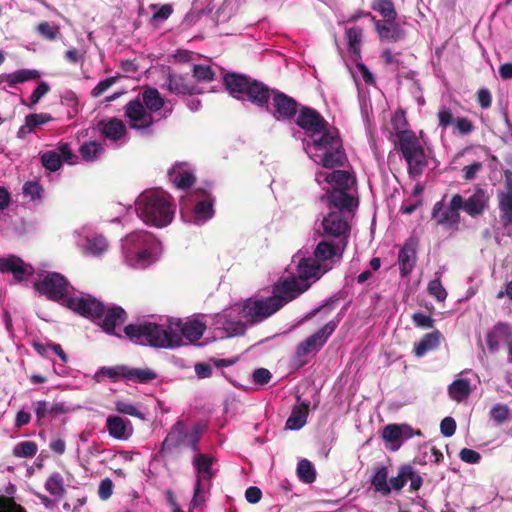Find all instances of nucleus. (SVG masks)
<instances>
[{
	"label": "nucleus",
	"instance_id": "41",
	"mask_svg": "<svg viewBox=\"0 0 512 512\" xmlns=\"http://www.w3.org/2000/svg\"><path fill=\"white\" fill-rule=\"evenodd\" d=\"M346 162L347 156L343 147L339 149L324 151V154L320 160L321 165L327 169L343 167L345 166Z\"/></svg>",
	"mask_w": 512,
	"mask_h": 512
},
{
	"label": "nucleus",
	"instance_id": "27",
	"mask_svg": "<svg viewBox=\"0 0 512 512\" xmlns=\"http://www.w3.org/2000/svg\"><path fill=\"white\" fill-rule=\"evenodd\" d=\"M106 428L109 435L117 440H127L133 434L131 421L116 415H109L107 417Z\"/></svg>",
	"mask_w": 512,
	"mask_h": 512
},
{
	"label": "nucleus",
	"instance_id": "60",
	"mask_svg": "<svg viewBox=\"0 0 512 512\" xmlns=\"http://www.w3.org/2000/svg\"><path fill=\"white\" fill-rule=\"evenodd\" d=\"M0 512H27V510L16 503L14 497L0 494Z\"/></svg>",
	"mask_w": 512,
	"mask_h": 512
},
{
	"label": "nucleus",
	"instance_id": "31",
	"mask_svg": "<svg viewBox=\"0 0 512 512\" xmlns=\"http://www.w3.org/2000/svg\"><path fill=\"white\" fill-rule=\"evenodd\" d=\"M273 90L274 89L269 88L263 82L257 80L256 83L252 84V89L248 93L245 101H249L257 107L268 109Z\"/></svg>",
	"mask_w": 512,
	"mask_h": 512
},
{
	"label": "nucleus",
	"instance_id": "36",
	"mask_svg": "<svg viewBox=\"0 0 512 512\" xmlns=\"http://www.w3.org/2000/svg\"><path fill=\"white\" fill-rule=\"evenodd\" d=\"M309 413V403L302 402L293 407L290 416L288 417L285 428L289 430H299L307 422Z\"/></svg>",
	"mask_w": 512,
	"mask_h": 512
},
{
	"label": "nucleus",
	"instance_id": "48",
	"mask_svg": "<svg viewBox=\"0 0 512 512\" xmlns=\"http://www.w3.org/2000/svg\"><path fill=\"white\" fill-rule=\"evenodd\" d=\"M363 30L360 27H351L346 30L348 48L355 56L360 57Z\"/></svg>",
	"mask_w": 512,
	"mask_h": 512
},
{
	"label": "nucleus",
	"instance_id": "8",
	"mask_svg": "<svg viewBox=\"0 0 512 512\" xmlns=\"http://www.w3.org/2000/svg\"><path fill=\"white\" fill-rule=\"evenodd\" d=\"M34 289L40 294L46 296L48 300L61 302L63 305L68 298V289L70 287L67 278L57 272H48L43 278L33 285Z\"/></svg>",
	"mask_w": 512,
	"mask_h": 512
},
{
	"label": "nucleus",
	"instance_id": "16",
	"mask_svg": "<svg viewBox=\"0 0 512 512\" xmlns=\"http://www.w3.org/2000/svg\"><path fill=\"white\" fill-rule=\"evenodd\" d=\"M500 223L504 229L512 226V172L505 171L504 188L497 191Z\"/></svg>",
	"mask_w": 512,
	"mask_h": 512
},
{
	"label": "nucleus",
	"instance_id": "35",
	"mask_svg": "<svg viewBox=\"0 0 512 512\" xmlns=\"http://www.w3.org/2000/svg\"><path fill=\"white\" fill-rule=\"evenodd\" d=\"M98 128L106 138L113 141L121 139L126 133V127L123 121L117 118L100 121Z\"/></svg>",
	"mask_w": 512,
	"mask_h": 512
},
{
	"label": "nucleus",
	"instance_id": "52",
	"mask_svg": "<svg viewBox=\"0 0 512 512\" xmlns=\"http://www.w3.org/2000/svg\"><path fill=\"white\" fill-rule=\"evenodd\" d=\"M41 163L47 170L55 172L62 166L60 154L56 150H49L41 155Z\"/></svg>",
	"mask_w": 512,
	"mask_h": 512
},
{
	"label": "nucleus",
	"instance_id": "61",
	"mask_svg": "<svg viewBox=\"0 0 512 512\" xmlns=\"http://www.w3.org/2000/svg\"><path fill=\"white\" fill-rule=\"evenodd\" d=\"M427 290L429 295L434 297L437 301H444L447 297V291L443 287L440 278L430 281Z\"/></svg>",
	"mask_w": 512,
	"mask_h": 512
},
{
	"label": "nucleus",
	"instance_id": "34",
	"mask_svg": "<svg viewBox=\"0 0 512 512\" xmlns=\"http://www.w3.org/2000/svg\"><path fill=\"white\" fill-rule=\"evenodd\" d=\"M138 97H140L142 105H144L151 114L160 111L165 105V100L160 92L150 86L144 87Z\"/></svg>",
	"mask_w": 512,
	"mask_h": 512
},
{
	"label": "nucleus",
	"instance_id": "62",
	"mask_svg": "<svg viewBox=\"0 0 512 512\" xmlns=\"http://www.w3.org/2000/svg\"><path fill=\"white\" fill-rule=\"evenodd\" d=\"M116 411L122 414L137 417L141 420H145V415L136 406L125 401H118L115 404Z\"/></svg>",
	"mask_w": 512,
	"mask_h": 512
},
{
	"label": "nucleus",
	"instance_id": "49",
	"mask_svg": "<svg viewBox=\"0 0 512 512\" xmlns=\"http://www.w3.org/2000/svg\"><path fill=\"white\" fill-rule=\"evenodd\" d=\"M44 487L52 496L57 498L63 497L66 493L63 477L57 472L48 477Z\"/></svg>",
	"mask_w": 512,
	"mask_h": 512
},
{
	"label": "nucleus",
	"instance_id": "44",
	"mask_svg": "<svg viewBox=\"0 0 512 512\" xmlns=\"http://www.w3.org/2000/svg\"><path fill=\"white\" fill-rule=\"evenodd\" d=\"M125 378L135 383L146 384L157 378V374L149 368H129L126 366Z\"/></svg>",
	"mask_w": 512,
	"mask_h": 512
},
{
	"label": "nucleus",
	"instance_id": "24",
	"mask_svg": "<svg viewBox=\"0 0 512 512\" xmlns=\"http://www.w3.org/2000/svg\"><path fill=\"white\" fill-rule=\"evenodd\" d=\"M128 318L127 312L117 305L106 308L104 315L101 319L100 327L107 334L116 335L120 337V334L116 333V327L126 322Z\"/></svg>",
	"mask_w": 512,
	"mask_h": 512
},
{
	"label": "nucleus",
	"instance_id": "51",
	"mask_svg": "<svg viewBox=\"0 0 512 512\" xmlns=\"http://www.w3.org/2000/svg\"><path fill=\"white\" fill-rule=\"evenodd\" d=\"M383 440L390 442L393 445L392 450H397L401 446V430L399 424H388L382 431Z\"/></svg>",
	"mask_w": 512,
	"mask_h": 512
},
{
	"label": "nucleus",
	"instance_id": "6",
	"mask_svg": "<svg viewBox=\"0 0 512 512\" xmlns=\"http://www.w3.org/2000/svg\"><path fill=\"white\" fill-rule=\"evenodd\" d=\"M215 461L214 457L200 453V450L195 452L192 463L197 475L193 499L191 501V505L193 507H198L205 502V498L202 496V493L208 492L210 489L211 480L215 475V472L212 469V465Z\"/></svg>",
	"mask_w": 512,
	"mask_h": 512
},
{
	"label": "nucleus",
	"instance_id": "28",
	"mask_svg": "<svg viewBox=\"0 0 512 512\" xmlns=\"http://www.w3.org/2000/svg\"><path fill=\"white\" fill-rule=\"evenodd\" d=\"M416 246L414 240H407L398 254L399 270L402 277H407L416 264Z\"/></svg>",
	"mask_w": 512,
	"mask_h": 512
},
{
	"label": "nucleus",
	"instance_id": "56",
	"mask_svg": "<svg viewBox=\"0 0 512 512\" xmlns=\"http://www.w3.org/2000/svg\"><path fill=\"white\" fill-rule=\"evenodd\" d=\"M25 120L26 127H28V132H32L36 127L51 122L53 117L49 113H33L27 115Z\"/></svg>",
	"mask_w": 512,
	"mask_h": 512
},
{
	"label": "nucleus",
	"instance_id": "50",
	"mask_svg": "<svg viewBox=\"0 0 512 512\" xmlns=\"http://www.w3.org/2000/svg\"><path fill=\"white\" fill-rule=\"evenodd\" d=\"M297 475L299 479L306 484H311L316 480L315 468L307 459H302L298 462Z\"/></svg>",
	"mask_w": 512,
	"mask_h": 512
},
{
	"label": "nucleus",
	"instance_id": "45",
	"mask_svg": "<svg viewBox=\"0 0 512 512\" xmlns=\"http://www.w3.org/2000/svg\"><path fill=\"white\" fill-rule=\"evenodd\" d=\"M371 8L382 16V20H396L398 13L392 0H371Z\"/></svg>",
	"mask_w": 512,
	"mask_h": 512
},
{
	"label": "nucleus",
	"instance_id": "17",
	"mask_svg": "<svg viewBox=\"0 0 512 512\" xmlns=\"http://www.w3.org/2000/svg\"><path fill=\"white\" fill-rule=\"evenodd\" d=\"M256 79H253L247 75L229 72L223 76V84L225 89L237 100L245 101L248 93L252 89V84L256 83Z\"/></svg>",
	"mask_w": 512,
	"mask_h": 512
},
{
	"label": "nucleus",
	"instance_id": "1",
	"mask_svg": "<svg viewBox=\"0 0 512 512\" xmlns=\"http://www.w3.org/2000/svg\"><path fill=\"white\" fill-rule=\"evenodd\" d=\"M403 115L396 114L392 118V125L396 130L397 141L395 149L401 152L407 163L408 173L413 178L420 177L428 165L425 148L414 131L402 129L406 125Z\"/></svg>",
	"mask_w": 512,
	"mask_h": 512
},
{
	"label": "nucleus",
	"instance_id": "10",
	"mask_svg": "<svg viewBox=\"0 0 512 512\" xmlns=\"http://www.w3.org/2000/svg\"><path fill=\"white\" fill-rule=\"evenodd\" d=\"M272 104L266 109L278 121L293 120L300 104L291 96L279 90H273L271 94Z\"/></svg>",
	"mask_w": 512,
	"mask_h": 512
},
{
	"label": "nucleus",
	"instance_id": "5",
	"mask_svg": "<svg viewBox=\"0 0 512 512\" xmlns=\"http://www.w3.org/2000/svg\"><path fill=\"white\" fill-rule=\"evenodd\" d=\"M122 247L127 257L138 263H146L152 258L157 239L147 231H135L125 237Z\"/></svg>",
	"mask_w": 512,
	"mask_h": 512
},
{
	"label": "nucleus",
	"instance_id": "46",
	"mask_svg": "<svg viewBox=\"0 0 512 512\" xmlns=\"http://www.w3.org/2000/svg\"><path fill=\"white\" fill-rule=\"evenodd\" d=\"M126 366L117 365L114 367H101L94 375V380L101 383L104 377L109 378L112 382H117L121 377L125 378Z\"/></svg>",
	"mask_w": 512,
	"mask_h": 512
},
{
	"label": "nucleus",
	"instance_id": "37",
	"mask_svg": "<svg viewBox=\"0 0 512 512\" xmlns=\"http://www.w3.org/2000/svg\"><path fill=\"white\" fill-rule=\"evenodd\" d=\"M198 193L204 197L203 200L198 201L194 207V213L197 219L206 221L211 219L214 215V202L215 198L212 197L206 190H198Z\"/></svg>",
	"mask_w": 512,
	"mask_h": 512
},
{
	"label": "nucleus",
	"instance_id": "58",
	"mask_svg": "<svg viewBox=\"0 0 512 512\" xmlns=\"http://www.w3.org/2000/svg\"><path fill=\"white\" fill-rule=\"evenodd\" d=\"M404 473L406 482L410 481V490L418 491L423 485V479L419 473L415 471L412 465L404 464Z\"/></svg>",
	"mask_w": 512,
	"mask_h": 512
},
{
	"label": "nucleus",
	"instance_id": "19",
	"mask_svg": "<svg viewBox=\"0 0 512 512\" xmlns=\"http://www.w3.org/2000/svg\"><path fill=\"white\" fill-rule=\"evenodd\" d=\"M328 207L333 212H345V215L353 216L358 206V199L354 198L349 190L331 189L327 193Z\"/></svg>",
	"mask_w": 512,
	"mask_h": 512
},
{
	"label": "nucleus",
	"instance_id": "38",
	"mask_svg": "<svg viewBox=\"0 0 512 512\" xmlns=\"http://www.w3.org/2000/svg\"><path fill=\"white\" fill-rule=\"evenodd\" d=\"M344 247L345 246L343 245L342 249H340L339 245H336L327 240H322L317 244V246L315 248L314 257L319 262L332 260L336 256L341 258Z\"/></svg>",
	"mask_w": 512,
	"mask_h": 512
},
{
	"label": "nucleus",
	"instance_id": "43",
	"mask_svg": "<svg viewBox=\"0 0 512 512\" xmlns=\"http://www.w3.org/2000/svg\"><path fill=\"white\" fill-rule=\"evenodd\" d=\"M371 484L375 492L386 497L391 493V487L388 482V469L385 466L379 468L371 479Z\"/></svg>",
	"mask_w": 512,
	"mask_h": 512
},
{
	"label": "nucleus",
	"instance_id": "59",
	"mask_svg": "<svg viewBox=\"0 0 512 512\" xmlns=\"http://www.w3.org/2000/svg\"><path fill=\"white\" fill-rule=\"evenodd\" d=\"M36 31L46 40L53 41L57 38L59 26L43 21L36 26Z\"/></svg>",
	"mask_w": 512,
	"mask_h": 512
},
{
	"label": "nucleus",
	"instance_id": "15",
	"mask_svg": "<svg viewBox=\"0 0 512 512\" xmlns=\"http://www.w3.org/2000/svg\"><path fill=\"white\" fill-rule=\"evenodd\" d=\"M296 116L297 126L311 135L320 134L328 126L325 118L312 107L300 105Z\"/></svg>",
	"mask_w": 512,
	"mask_h": 512
},
{
	"label": "nucleus",
	"instance_id": "13",
	"mask_svg": "<svg viewBox=\"0 0 512 512\" xmlns=\"http://www.w3.org/2000/svg\"><path fill=\"white\" fill-rule=\"evenodd\" d=\"M338 320H331L321 329L310 335L306 340L300 342L297 346L296 354L298 357H305L311 352L319 351L327 342L330 335L335 331Z\"/></svg>",
	"mask_w": 512,
	"mask_h": 512
},
{
	"label": "nucleus",
	"instance_id": "12",
	"mask_svg": "<svg viewBox=\"0 0 512 512\" xmlns=\"http://www.w3.org/2000/svg\"><path fill=\"white\" fill-rule=\"evenodd\" d=\"M351 217L345 215V212L330 211L322 220L323 234L340 239V242L346 246L350 234L349 219Z\"/></svg>",
	"mask_w": 512,
	"mask_h": 512
},
{
	"label": "nucleus",
	"instance_id": "39",
	"mask_svg": "<svg viewBox=\"0 0 512 512\" xmlns=\"http://www.w3.org/2000/svg\"><path fill=\"white\" fill-rule=\"evenodd\" d=\"M40 78V73L37 70L21 69L9 74L0 75V84L6 82L9 87H14L18 83H23L29 80H37Z\"/></svg>",
	"mask_w": 512,
	"mask_h": 512
},
{
	"label": "nucleus",
	"instance_id": "3",
	"mask_svg": "<svg viewBox=\"0 0 512 512\" xmlns=\"http://www.w3.org/2000/svg\"><path fill=\"white\" fill-rule=\"evenodd\" d=\"M136 212L146 224L162 228L172 222L175 206L166 193L145 191L136 200Z\"/></svg>",
	"mask_w": 512,
	"mask_h": 512
},
{
	"label": "nucleus",
	"instance_id": "14",
	"mask_svg": "<svg viewBox=\"0 0 512 512\" xmlns=\"http://www.w3.org/2000/svg\"><path fill=\"white\" fill-rule=\"evenodd\" d=\"M124 115L128 119L130 127L134 129H147L155 121L153 114L140 102V97L130 100L124 106Z\"/></svg>",
	"mask_w": 512,
	"mask_h": 512
},
{
	"label": "nucleus",
	"instance_id": "53",
	"mask_svg": "<svg viewBox=\"0 0 512 512\" xmlns=\"http://www.w3.org/2000/svg\"><path fill=\"white\" fill-rule=\"evenodd\" d=\"M38 451L37 444L33 441H22L13 448V455L18 458H32Z\"/></svg>",
	"mask_w": 512,
	"mask_h": 512
},
{
	"label": "nucleus",
	"instance_id": "63",
	"mask_svg": "<svg viewBox=\"0 0 512 512\" xmlns=\"http://www.w3.org/2000/svg\"><path fill=\"white\" fill-rule=\"evenodd\" d=\"M510 415V409L506 404H496L491 410H490V416L491 418L497 423L502 424L504 423Z\"/></svg>",
	"mask_w": 512,
	"mask_h": 512
},
{
	"label": "nucleus",
	"instance_id": "9",
	"mask_svg": "<svg viewBox=\"0 0 512 512\" xmlns=\"http://www.w3.org/2000/svg\"><path fill=\"white\" fill-rule=\"evenodd\" d=\"M64 306L74 313L93 321L101 320L105 312V305L90 294L68 297L65 300Z\"/></svg>",
	"mask_w": 512,
	"mask_h": 512
},
{
	"label": "nucleus",
	"instance_id": "29",
	"mask_svg": "<svg viewBox=\"0 0 512 512\" xmlns=\"http://www.w3.org/2000/svg\"><path fill=\"white\" fill-rule=\"evenodd\" d=\"M172 325L177 328L175 331L180 334L181 338L185 337L190 342L198 341L206 330V325L197 319L189 320L185 323L178 319Z\"/></svg>",
	"mask_w": 512,
	"mask_h": 512
},
{
	"label": "nucleus",
	"instance_id": "11",
	"mask_svg": "<svg viewBox=\"0 0 512 512\" xmlns=\"http://www.w3.org/2000/svg\"><path fill=\"white\" fill-rule=\"evenodd\" d=\"M463 206V197L460 194H454L445 211L443 200L434 204L432 209V219L436 220L437 225L456 226L460 223L459 211Z\"/></svg>",
	"mask_w": 512,
	"mask_h": 512
},
{
	"label": "nucleus",
	"instance_id": "42",
	"mask_svg": "<svg viewBox=\"0 0 512 512\" xmlns=\"http://www.w3.org/2000/svg\"><path fill=\"white\" fill-rule=\"evenodd\" d=\"M471 393V385L468 379L459 378L448 386V395L458 403L466 400Z\"/></svg>",
	"mask_w": 512,
	"mask_h": 512
},
{
	"label": "nucleus",
	"instance_id": "64",
	"mask_svg": "<svg viewBox=\"0 0 512 512\" xmlns=\"http://www.w3.org/2000/svg\"><path fill=\"white\" fill-rule=\"evenodd\" d=\"M438 117V125L439 127L446 129L451 125L455 124V120L452 111L446 107L442 106L439 108V111L437 113Z\"/></svg>",
	"mask_w": 512,
	"mask_h": 512
},
{
	"label": "nucleus",
	"instance_id": "57",
	"mask_svg": "<svg viewBox=\"0 0 512 512\" xmlns=\"http://www.w3.org/2000/svg\"><path fill=\"white\" fill-rule=\"evenodd\" d=\"M108 248V243L105 237L96 236L90 239H87L86 250L91 254L97 256L104 253Z\"/></svg>",
	"mask_w": 512,
	"mask_h": 512
},
{
	"label": "nucleus",
	"instance_id": "7",
	"mask_svg": "<svg viewBox=\"0 0 512 512\" xmlns=\"http://www.w3.org/2000/svg\"><path fill=\"white\" fill-rule=\"evenodd\" d=\"M281 309V305L277 300L271 298H248L244 300L242 305V316L250 324H258L275 314Z\"/></svg>",
	"mask_w": 512,
	"mask_h": 512
},
{
	"label": "nucleus",
	"instance_id": "20",
	"mask_svg": "<svg viewBox=\"0 0 512 512\" xmlns=\"http://www.w3.org/2000/svg\"><path fill=\"white\" fill-rule=\"evenodd\" d=\"M374 28L381 42L396 43L406 39V32L396 20H379L372 16Z\"/></svg>",
	"mask_w": 512,
	"mask_h": 512
},
{
	"label": "nucleus",
	"instance_id": "23",
	"mask_svg": "<svg viewBox=\"0 0 512 512\" xmlns=\"http://www.w3.org/2000/svg\"><path fill=\"white\" fill-rule=\"evenodd\" d=\"M490 196L487 191L477 187L474 193L468 198H463L462 209L471 217L481 216L489 206Z\"/></svg>",
	"mask_w": 512,
	"mask_h": 512
},
{
	"label": "nucleus",
	"instance_id": "26",
	"mask_svg": "<svg viewBox=\"0 0 512 512\" xmlns=\"http://www.w3.org/2000/svg\"><path fill=\"white\" fill-rule=\"evenodd\" d=\"M323 178L329 184L334 185L332 189L350 190L356 184V178L346 170H333L331 173L319 172L316 180L320 183Z\"/></svg>",
	"mask_w": 512,
	"mask_h": 512
},
{
	"label": "nucleus",
	"instance_id": "55",
	"mask_svg": "<svg viewBox=\"0 0 512 512\" xmlns=\"http://www.w3.org/2000/svg\"><path fill=\"white\" fill-rule=\"evenodd\" d=\"M150 8L157 9L150 19V23L154 26H158L159 23L167 20L173 13V7L171 4H164L160 7L156 4H152Z\"/></svg>",
	"mask_w": 512,
	"mask_h": 512
},
{
	"label": "nucleus",
	"instance_id": "4",
	"mask_svg": "<svg viewBox=\"0 0 512 512\" xmlns=\"http://www.w3.org/2000/svg\"><path fill=\"white\" fill-rule=\"evenodd\" d=\"M204 430L205 425L201 423H195L191 429H188L185 421H176L161 443L158 455L165 457L167 454L184 447H189L193 452H198L200 450L199 441Z\"/></svg>",
	"mask_w": 512,
	"mask_h": 512
},
{
	"label": "nucleus",
	"instance_id": "22",
	"mask_svg": "<svg viewBox=\"0 0 512 512\" xmlns=\"http://www.w3.org/2000/svg\"><path fill=\"white\" fill-rule=\"evenodd\" d=\"M167 89L175 95H194L202 91L197 83L187 75L169 73L166 80Z\"/></svg>",
	"mask_w": 512,
	"mask_h": 512
},
{
	"label": "nucleus",
	"instance_id": "33",
	"mask_svg": "<svg viewBox=\"0 0 512 512\" xmlns=\"http://www.w3.org/2000/svg\"><path fill=\"white\" fill-rule=\"evenodd\" d=\"M320 134L321 136L314 141L317 150L328 151L343 147L342 139L336 128L328 129L326 126Z\"/></svg>",
	"mask_w": 512,
	"mask_h": 512
},
{
	"label": "nucleus",
	"instance_id": "2",
	"mask_svg": "<svg viewBox=\"0 0 512 512\" xmlns=\"http://www.w3.org/2000/svg\"><path fill=\"white\" fill-rule=\"evenodd\" d=\"M126 337L135 344L154 348H173L181 345V336L172 326L144 321L124 327Z\"/></svg>",
	"mask_w": 512,
	"mask_h": 512
},
{
	"label": "nucleus",
	"instance_id": "40",
	"mask_svg": "<svg viewBox=\"0 0 512 512\" xmlns=\"http://www.w3.org/2000/svg\"><path fill=\"white\" fill-rule=\"evenodd\" d=\"M440 336L441 334L438 330L425 334L421 340L415 344L413 350L414 355L421 358L429 351L436 349L439 345Z\"/></svg>",
	"mask_w": 512,
	"mask_h": 512
},
{
	"label": "nucleus",
	"instance_id": "32",
	"mask_svg": "<svg viewBox=\"0 0 512 512\" xmlns=\"http://www.w3.org/2000/svg\"><path fill=\"white\" fill-rule=\"evenodd\" d=\"M169 179L179 189H188L195 183V176L192 171L185 168L183 164H176L169 170Z\"/></svg>",
	"mask_w": 512,
	"mask_h": 512
},
{
	"label": "nucleus",
	"instance_id": "54",
	"mask_svg": "<svg viewBox=\"0 0 512 512\" xmlns=\"http://www.w3.org/2000/svg\"><path fill=\"white\" fill-rule=\"evenodd\" d=\"M192 76L197 82H212L215 72L209 65L195 64L192 68Z\"/></svg>",
	"mask_w": 512,
	"mask_h": 512
},
{
	"label": "nucleus",
	"instance_id": "47",
	"mask_svg": "<svg viewBox=\"0 0 512 512\" xmlns=\"http://www.w3.org/2000/svg\"><path fill=\"white\" fill-rule=\"evenodd\" d=\"M79 153L83 160L93 162L104 153V147L96 141L84 142L79 148Z\"/></svg>",
	"mask_w": 512,
	"mask_h": 512
},
{
	"label": "nucleus",
	"instance_id": "30",
	"mask_svg": "<svg viewBox=\"0 0 512 512\" xmlns=\"http://www.w3.org/2000/svg\"><path fill=\"white\" fill-rule=\"evenodd\" d=\"M328 268L322 271L320 262L314 257L302 258L297 266L299 279L306 281L311 278L319 279Z\"/></svg>",
	"mask_w": 512,
	"mask_h": 512
},
{
	"label": "nucleus",
	"instance_id": "25",
	"mask_svg": "<svg viewBox=\"0 0 512 512\" xmlns=\"http://www.w3.org/2000/svg\"><path fill=\"white\" fill-rule=\"evenodd\" d=\"M512 339V326L508 323L498 322L487 333V347L490 352L499 350L502 342H508Z\"/></svg>",
	"mask_w": 512,
	"mask_h": 512
},
{
	"label": "nucleus",
	"instance_id": "18",
	"mask_svg": "<svg viewBox=\"0 0 512 512\" xmlns=\"http://www.w3.org/2000/svg\"><path fill=\"white\" fill-rule=\"evenodd\" d=\"M309 288V285L302 286L301 283L292 278L277 282L273 286L271 298L280 303L281 308L290 301L299 297Z\"/></svg>",
	"mask_w": 512,
	"mask_h": 512
},
{
	"label": "nucleus",
	"instance_id": "21",
	"mask_svg": "<svg viewBox=\"0 0 512 512\" xmlns=\"http://www.w3.org/2000/svg\"><path fill=\"white\" fill-rule=\"evenodd\" d=\"M0 272L11 273L18 282L24 281L32 276L34 269L31 265L26 264L20 257L10 255L0 258Z\"/></svg>",
	"mask_w": 512,
	"mask_h": 512
}]
</instances>
